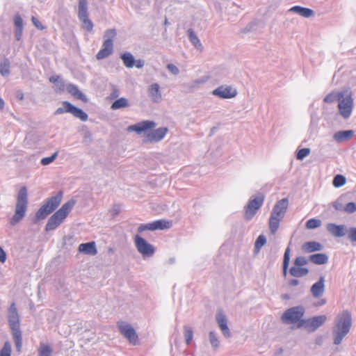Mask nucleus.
Listing matches in <instances>:
<instances>
[{
    "instance_id": "obj_1",
    "label": "nucleus",
    "mask_w": 356,
    "mask_h": 356,
    "mask_svg": "<svg viewBox=\"0 0 356 356\" xmlns=\"http://www.w3.org/2000/svg\"><path fill=\"white\" fill-rule=\"evenodd\" d=\"M156 124L152 120L141 121L135 124L128 127L127 131L129 132H136L138 134L146 133L143 142L145 143H158L162 140L167 133L168 129L167 127H159L156 129L152 130L155 128Z\"/></svg>"
},
{
    "instance_id": "obj_2",
    "label": "nucleus",
    "mask_w": 356,
    "mask_h": 356,
    "mask_svg": "<svg viewBox=\"0 0 356 356\" xmlns=\"http://www.w3.org/2000/svg\"><path fill=\"white\" fill-rule=\"evenodd\" d=\"M351 326L352 318L348 312L343 311L337 316L332 330L334 344L341 343L343 339L349 333Z\"/></svg>"
},
{
    "instance_id": "obj_3",
    "label": "nucleus",
    "mask_w": 356,
    "mask_h": 356,
    "mask_svg": "<svg viewBox=\"0 0 356 356\" xmlns=\"http://www.w3.org/2000/svg\"><path fill=\"white\" fill-rule=\"evenodd\" d=\"M75 203L76 202L74 200H70L63 204V206L49 218L45 227L46 231L49 232L56 229L71 212Z\"/></svg>"
},
{
    "instance_id": "obj_4",
    "label": "nucleus",
    "mask_w": 356,
    "mask_h": 356,
    "mask_svg": "<svg viewBox=\"0 0 356 356\" xmlns=\"http://www.w3.org/2000/svg\"><path fill=\"white\" fill-rule=\"evenodd\" d=\"M28 191L26 186H22L18 191L15 214L10 219V224L15 225L25 216L28 206Z\"/></svg>"
},
{
    "instance_id": "obj_5",
    "label": "nucleus",
    "mask_w": 356,
    "mask_h": 356,
    "mask_svg": "<svg viewBox=\"0 0 356 356\" xmlns=\"http://www.w3.org/2000/svg\"><path fill=\"white\" fill-rule=\"evenodd\" d=\"M354 108V100L352 97V92L350 89H345L341 91V95L338 102V110L339 114L344 119L350 117Z\"/></svg>"
},
{
    "instance_id": "obj_6",
    "label": "nucleus",
    "mask_w": 356,
    "mask_h": 356,
    "mask_svg": "<svg viewBox=\"0 0 356 356\" xmlns=\"http://www.w3.org/2000/svg\"><path fill=\"white\" fill-rule=\"evenodd\" d=\"M305 313V309L302 306H296L287 309L282 315V321L288 325H295L296 328H302L299 325L302 321Z\"/></svg>"
},
{
    "instance_id": "obj_7",
    "label": "nucleus",
    "mask_w": 356,
    "mask_h": 356,
    "mask_svg": "<svg viewBox=\"0 0 356 356\" xmlns=\"http://www.w3.org/2000/svg\"><path fill=\"white\" fill-rule=\"evenodd\" d=\"M63 198V193L59 191L56 195L47 199L45 203L38 209L35 217L38 220L44 219L52 213L60 204Z\"/></svg>"
},
{
    "instance_id": "obj_8",
    "label": "nucleus",
    "mask_w": 356,
    "mask_h": 356,
    "mask_svg": "<svg viewBox=\"0 0 356 356\" xmlns=\"http://www.w3.org/2000/svg\"><path fill=\"white\" fill-rule=\"evenodd\" d=\"M116 35L115 29H108L104 35V41L103 42L102 49L97 53L96 57L98 60L104 59L110 56L113 51V39Z\"/></svg>"
},
{
    "instance_id": "obj_9",
    "label": "nucleus",
    "mask_w": 356,
    "mask_h": 356,
    "mask_svg": "<svg viewBox=\"0 0 356 356\" xmlns=\"http://www.w3.org/2000/svg\"><path fill=\"white\" fill-rule=\"evenodd\" d=\"M71 113L75 118L80 119L81 121H86L88 120V115L81 108L74 106L69 102L65 101L61 104V106L58 107L56 111L55 115H60L63 113Z\"/></svg>"
},
{
    "instance_id": "obj_10",
    "label": "nucleus",
    "mask_w": 356,
    "mask_h": 356,
    "mask_svg": "<svg viewBox=\"0 0 356 356\" xmlns=\"http://www.w3.org/2000/svg\"><path fill=\"white\" fill-rule=\"evenodd\" d=\"M134 244L138 252L143 255V257H152L155 252L154 247L149 243L139 234L134 236Z\"/></svg>"
},
{
    "instance_id": "obj_11",
    "label": "nucleus",
    "mask_w": 356,
    "mask_h": 356,
    "mask_svg": "<svg viewBox=\"0 0 356 356\" xmlns=\"http://www.w3.org/2000/svg\"><path fill=\"white\" fill-rule=\"evenodd\" d=\"M327 321L325 315L316 316L307 319H304L299 325V327H304L308 332H315L319 327L323 325Z\"/></svg>"
},
{
    "instance_id": "obj_12",
    "label": "nucleus",
    "mask_w": 356,
    "mask_h": 356,
    "mask_svg": "<svg viewBox=\"0 0 356 356\" xmlns=\"http://www.w3.org/2000/svg\"><path fill=\"white\" fill-rule=\"evenodd\" d=\"M264 200V195H259L248 202L245 207V212L244 216L246 220H250L254 217L257 211L262 206Z\"/></svg>"
},
{
    "instance_id": "obj_13",
    "label": "nucleus",
    "mask_w": 356,
    "mask_h": 356,
    "mask_svg": "<svg viewBox=\"0 0 356 356\" xmlns=\"http://www.w3.org/2000/svg\"><path fill=\"white\" fill-rule=\"evenodd\" d=\"M120 333L129 340V341L136 345L138 341V335L134 327L128 323L121 321L118 323Z\"/></svg>"
},
{
    "instance_id": "obj_14",
    "label": "nucleus",
    "mask_w": 356,
    "mask_h": 356,
    "mask_svg": "<svg viewBox=\"0 0 356 356\" xmlns=\"http://www.w3.org/2000/svg\"><path fill=\"white\" fill-rule=\"evenodd\" d=\"M8 321L11 332L20 330V320L16 305L13 302L8 311Z\"/></svg>"
},
{
    "instance_id": "obj_15",
    "label": "nucleus",
    "mask_w": 356,
    "mask_h": 356,
    "mask_svg": "<svg viewBox=\"0 0 356 356\" xmlns=\"http://www.w3.org/2000/svg\"><path fill=\"white\" fill-rule=\"evenodd\" d=\"M211 94L221 99H231L236 96L237 91L231 86L222 85L214 89Z\"/></svg>"
},
{
    "instance_id": "obj_16",
    "label": "nucleus",
    "mask_w": 356,
    "mask_h": 356,
    "mask_svg": "<svg viewBox=\"0 0 356 356\" xmlns=\"http://www.w3.org/2000/svg\"><path fill=\"white\" fill-rule=\"evenodd\" d=\"M216 321L225 338L231 337V332L227 325V318L222 309H218L216 314Z\"/></svg>"
},
{
    "instance_id": "obj_17",
    "label": "nucleus",
    "mask_w": 356,
    "mask_h": 356,
    "mask_svg": "<svg viewBox=\"0 0 356 356\" xmlns=\"http://www.w3.org/2000/svg\"><path fill=\"white\" fill-rule=\"evenodd\" d=\"M289 207V200L287 198H283L280 200H278L270 213V216L283 219L284 217V215L287 211Z\"/></svg>"
},
{
    "instance_id": "obj_18",
    "label": "nucleus",
    "mask_w": 356,
    "mask_h": 356,
    "mask_svg": "<svg viewBox=\"0 0 356 356\" xmlns=\"http://www.w3.org/2000/svg\"><path fill=\"white\" fill-rule=\"evenodd\" d=\"M326 228L327 232L334 237L341 238L346 235L347 227L345 225L328 223Z\"/></svg>"
},
{
    "instance_id": "obj_19",
    "label": "nucleus",
    "mask_w": 356,
    "mask_h": 356,
    "mask_svg": "<svg viewBox=\"0 0 356 356\" xmlns=\"http://www.w3.org/2000/svg\"><path fill=\"white\" fill-rule=\"evenodd\" d=\"M147 95L152 102H160L162 99V94L159 83H154L149 85L147 89Z\"/></svg>"
},
{
    "instance_id": "obj_20",
    "label": "nucleus",
    "mask_w": 356,
    "mask_h": 356,
    "mask_svg": "<svg viewBox=\"0 0 356 356\" xmlns=\"http://www.w3.org/2000/svg\"><path fill=\"white\" fill-rule=\"evenodd\" d=\"M325 291V278L321 276L319 280L311 287V293L314 298L321 297Z\"/></svg>"
},
{
    "instance_id": "obj_21",
    "label": "nucleus",
    "mask_w": 356,
    "mask_h": 356,
    "mask_svg": "<svg viewBox=\"0 0 356 356\" xmlns=\"http://www.w3.org/2000/svg\"><path fill=\"white\" fill-rule=\"evenodd\" d=\"M79 251L92 256H95L97 253L96 244L94 241L80 244Z\"/></svg>"
},
{
    "instance_id": "obj_22",
    "label": "nucleus",
    "mask_w": 356,
    "mask_h": 356,
    "mask_svg": "<svg viewBox=\"0 0 356 356\" xmlns=\"http://www.w3.org/2000/svg\"><path fill=\"white\" fill-rule=\"evenodd\" d=\"M354 132L352 130L339 131L333 135V139L340 143L350 140Z\"/></svg>"
},
{
    "instance_id": "obj_23",
    "label": "nucleus",
    "mask_w": 356,
    "mask_h": 356,
    "mask_svg": "<svg viewBox=\"0 0 356 356\" xmlns=\"http://www.w3.org/2000/svg\"><path fill=\"white\" fill-rule=\"evenodd\" d=\"M66 90L74 97L80 99L84 102H88V99L86 97V95L79 90L76 86L70 83L66 86Z\"/></svg>"
},
{
    "instance_id": "obj_24",
    "label": "nucleus",
    "mask_w": 356,
    "mask_h": 356,
    "mask_svg": "<svg viewBox=\"0 0 356 356\" xmlns=\"http://www.w3.org/2000/svg\"><path fill=\"white\" fill-rule=\"evenodd\" d=\"M289 11L296 13L305 18L312 17L314 14V11L312 9L304 8L300 6H293L289 10Z\"/></svg>"
},
{
    "instance_id": "obj_25",
    "label": "nucleus",
    "mask_w": 356,
    "mask_h": 356,
    "mask_svg": "<svg viewBox=\"0 0 356 356\" xmlns=\"http://www.w3.org/2000/svg\"><path fill=\"white\" fill-rule=\"evenodd\" d=\"M322 249L323 245L320 243L316 241L307 242L302 245V250L307 253L320 251Z\"/></svg>"
},
{
    "instance_id": "obj_26",
    "label": "nucleus",
    "mask_w": 356,
    "mask_h": 356,
    "mask_svg": "<svg viewBox=\"0 0 356 356\" xmlns=\"http://www.w3.org/2000/svg\"><path fill=\"white\" fill-rule=\"evenodd\" d=\"M49 81L54 84V90L56 92H60L65 89V84L63 79L58 76H51Z\"/></svg>"
},
{
    "instance_id": "obj_27",
    "label": "nucleus",
    "mask_w": 356,
    "mask_h": 356,
    "mask_svg": "<svg viewBox=\"0 0 356 356\" xmlns=\"http://www.w3.org/2000/svg\"><path fill=\"white\" fill-rule=\"evenodd\" d=\"M188 35L190 42L200 51L203 50V46L195 33L192 29L188 30Z\"/></svg>"
},
{
    "instance_id": "obj_28",
    "label": "nucleus",
    "mask_w": 356,
    "mask_h": 356,
    "mask_svg": "<svg viewBox=\"0 0 356 356\" xmlns=\"http://www.w3.org/2000/svg\"><path fill=\"white\" fill-rule=\"evenodd\" d=\"M151 223L152 231L169 229L172 226V222L163 219L155 220Z\"/></svg>"
},
{
    "instance_id": "obj_29",
    "label": "nucleus",
    "mask_w": 356,
    "mask_h": 356,
    "mask_svg": "<svg viewBox=\"0 0 356 356\" xmlns=\"http://www.w3.org/2000/svg\"><path fill=\"white\" fill-rule=\"evenodd\" d=\"M309 260L315 264H325L328 261V257L324 253H317L312 254L309 257Z\"/></svg>"
},
{
    "instance_id": "obj_30",
    "label": "nucleus",
    "mask_w": 356,
    "mask_h": 356,
    "mask_svg": "<svg viewBox=\"0 0 356 356\" xmlns=\"http://www.w3.org/2000/svg\"><path fill=\"white\" fill-rule=\"evenodd\" d=\"M88 17V0H79L78 18L81 19Z\"/></svg>"
},
{
    "instance_id": "obj_31",
    "label": "nucleus",
    "mask_w": 356,
    "mask_h": 356,
    "mask_svg": "<svg viewBox=\"0 0 356 356\" xmlns=\"http://www.w3.org/2000/svg\"><path fill=\"white\" fill-rule=\"evenodd\" d=\"M10 62L8 58H4L0 63V74L4 77H7L10 74Z\"/></svg>"
},
{
    "instance_id": "obj_32",
    "label": "nucleus",
    "mask_w": 356,
    "mask_h": 356,
    "mask_svg": "<svg viewBox=\"0 0 356 356\" xmlns=\"http://www.w3.org/2000/svg\"><path fill=\"white\" fill-rule=\"evenodd\" d=\"M129 100L125 97H121L115 100L111 105V108L112 110H118L123 108L129 106Z\"/></svg>"
},
{
    "instance_id": "obj_33",
    "label": "nucleus",
    "mask_w": 356,
    "mask_h": 356,
    "mask_svg": "<svg viewBox=\"0 0 356 356\" xmlns=\"http://www.w3.org/2000/svg\"><path fill=\"white\" fill-rule=\"evenodd\" d=\"M309 270L305 267L293 266L290 269V274L296 277H302L307 275Z\"/></svg>"
},
{
    "instance_id": "obj_34",
    "label": "nucleus",
    "mask_w": 356,
    "mask_h": 356,
    "mask_svg": "<svg viewBox=\"0 0 356 356\" xmlns=\"http://www.w3.org/2000/svg\"><path fill=\"white\" fill-rule=\"evenodd\" d=\"M121 58L124 63V65L127 67L131 68L134 67V65L135 64V59H134V56L131 53L126 52V53L122 54L121 55Z\"/></svg>"
},
{
    "instance_id": "obj_35",
    "label": "nucleus",
    "mask_w": 356,
    "mask_h": 356,
    "mask_svg": "<svg viewBox=\"0 0 356 356\" xmlns=\"http://www.w3.org/2000/svg\"><path fill=\"white\" fill-rule=\"evenodd\" d=\"M209 341L213 350H216L219 348V337L215 331H210L209 332Z\"/></svg>"
},
{
    "instance_id": "obj_36",
    "label": "nucleus",
    "mask_w": 356,
    "mask_h": 356,
    "mask_svg": "<svg viewBox=\"0 0 356 356\" xmlns=\"http://www.w3.org/2000/svg\"><path fill=\"white\" fill-rule=\"evenodd\" d=\"M282 219L270 216L269 218V229L272 234H275L279 227Z\"/></svg>"
},
{
    "instance_id": "obj_37",
    "label": "nucleus",
    "mask_w": 356,
    "mask_h": 356,
    "mask_svg": "<svg viewBox=\"0 0 356 356\" xmlns=\"http://www.w3.org/2000/svg\"><path fill=\"white\" fill-rule=\"evenodd\" d=\"M53 350L51 346L44 343H41L38 348V356H51Z\"/></svg>"
},
{
    "instance_id": "obj_38",
    "label": "nucleus",
    "mask_w": 356,
    "mask_h": 356,
    "mask_svg": "<svg viewBox=\"0 0 356 356\" xmlns=\"http://www.w3.org/2000/svg\"><path fill=\"white\" fill-rule=\"evenodd\" d=\"M13 338L15 342V345L16 349L18 352H20L22 346V332L21 330L11 332Z\"/></svg>"
},
{
    "instance_id": "obj_39",
    "label": "nucleus",
    "mask_w": 356,
    "mask_h": 356,
    "mask_svg": "<svg viewBox=\"0 0 356 356\" xmlns=\"http://www.w3.org/2000/svg\"><path fill=\"white\" fill-rule=\"evenodd\" d=\"M346 196L341 195L333 202L334 208L338 211H343L346 207Z\"/></svg>"
},
{
    "instance_id": "obj_40",
    "label": "nucleus",
    "mask_w": 356,
    "mask_h": 356,
    "mask_svg": "<svg viewBox=\"0 0 356 356\" xmlns=\"http://www.w3.org/2000/svg\"><path fill=\"white\" fill-rule=\"evenodd\" d=\"M341 95V91L340 92H332L329 93L327 95H326L323 99V101L326 103H333L335 101L339 102V99Z\"/></svg>"
},
{
    "instance_id": "obj_41",
    "label": "nucleus",
    "mask_w": 356,
    "mask_h": 356,
    "mask_svg": "<svg viewBox=\"0 0 356 356\" xmlns=\"http://www.w3.org/2000/svg\"><path fill=\"white\" fill-rule=\"evenodd\" d=\"M79 19L81 22V26H82L83 29H86L88 32H91L92 31L93 23L89 19L88 17H83V18Z\"/></svg>"
},
{
    "instance_id": "obj_42",
    "label": "nucleus",
    "mask_w": 356,
    "mask_h": 356,
    "mask_svg": "<svg viewBox=\"0 0 356 356\" xmlns=\"http://www.w3.org/2000/svg\"><path fill=\"white\" fill-rule=\"evenodd\" d=\"M289 261H290V248H287L286 249L284 254V261H283V273L284 275H286Z\"/></svg>"
},
{
    "instance_id": "obj_43",
    "label": "nucleus",
    "mask_w": 356,
    "mask_h": 356,
    "mask_svg": "<svg viewBox=\"0 0 356 356\" xmlns=\"http://www.w3.org/2000/svg\"><path fill=\"white\" fill-rule=\"evenodd\" d=\"M209 76H204L199 79H195L191 82V87L194 90L198 88L200 86L204 84L209 80Z\"/></svg>"
},
{
    "instance_id": "obj_44",
    "label": "nucleus",
    "mask_w": 356,
    "mask_h": 356,
    "mask_svg": "<svg viewBox=\"0 0 356 356\" xmlns=\"http://www.w3.org/2000/svg\"><path fill=\"white\" fill-rule=\"evenodd\" d=\"M346 182V177L341 175H336L332 181V184L336 188H339L343 186Z\"/></svg>"
},
{
    "instance_id": "obj_45",
    "label": "nucleus",
    "mask_w": 356,
    "mask_h": 356,
    "mask_svg": "<svg viewBox=\"0 0 356 356\" xmlns=\"http://www.w3.org/2000/svg\"><path fill=\"white\" fill-rule=\"evenodd\" d=\"M321 225V221L319 219L311 218L306 222V227L309 229H313L319 227Z\"/></svg>"
},
{
    "instance_id": "obj_46",
    "label": "nucleus",
    "mask_w": 356,
    "mask_h": 356,
    "mask_svg": "<svg viewBox=\"0 0 356 356\" xmlns=\"http://www.w3.org/2000/svg\"><path fill=\"white\" fill-rule=\"evenodd\" d=\"M184 337L185 341L187 344H189L193 339V332L191 327L188 326L184 327Z\"/></svg>"
},
{
    "instance_id": "obj_47",
    "label": "nucleus",
    "mask_w": 356,
    "mask_h": 356,
    "mask_svg": "<svg viewBox=\"0 0 356 356\" xmlns=\"http://www.w3.org/2000/svg\"><path fill=\"white\" fill-rule=\"evenodd\" d=\"M0 356H11V345L8 341L4 343L0 351Z\"/></svg>"
},
{
    "instance_id": "obj_48",
    "label": "nucleus",
    "mask_w": 356,
    "mask_h": 356,
    "mask_svg": "<svg viewBox=\"0 0 356 356\" xmlns=\"http://www.w3.org/2000/svg\"><path fill=\"white\" fill-rule=\"evenodd\" d=\"M266 243V236L264 235H259L257 238L254 244V248L259 251L261 248Z\"/></svg>"
},
{
    "instance_id": "obj_49",
    "label": "nucleus",
    "mask_w": 356,
    "mask_h": 356,
    "mask_svg": "<svg viewBox=\"0 0 356 356\" xmlns=\"http://www.w3.org/2000/svg\"><path fill=\"white\" fill-rule=\"evenodd\" d=\"M310 152H311V150L309 148L300 149L297 153V156H296L297 159L302 160L303 159H305V157L309 156Z\"/></svg>"
},
{
    "instance_id": "obj_50",
    "label": "nucleus",
    "mask_w": 356,
    "mask_h": 356,
    "mask_svg": "<svg viewBox=\"0 0 356 356\" xmlns=\"http://www.w3.org/2000/svg\"><path fill=\"white\" fill-rule=\"evenodd\" d=\"M346 234L348 235V238L352 243H356V227L347 228Z\"/></svg>"
},
{
    "instance_id": "obj_51",
    "label": "nucleus",
    "mask_w": 356,
    "mask_h": 356,
    "mask_svg": "<svg viewBox=\"0 0 356 356\" xmlns=\"http://www.w3.org/2000/svg\"><path fill=\"white\" fill-rule=\"evenodd\" d=\"M58 152H54L51 156L42 159L40 163L43 165H47L52 163L57 157Z\"/></svg>"
},
{
    "instance_id": "obj_52",
    "label": "nucleus",
    "mask_w": 356,
    "mask_h": 356,
    "mask_svg": "<svg viewBox=\"0 0 356 356\" xmlns=\"http://www.w3.org/2000/svg\"><path fill=\"white\" fill-rule=\"evenodd\" d=\"M356 211V203L348 202L346 204L343 212L347 213H353Z\"/></svg>"
},
{
    "instance_id": "obj_53",
    "label": "nucleus",
    "mask_w": 356,
    "mask_h": 356,
    "mask_svg": "<svg viewBox=\"0 0 356 356\" xmlns=\"http://www.w3.org/2000/svg\"><path fill=\"white\" fill-rule=\"evenodd\" d=\"M307 263H308V260L305 257H298L294 260L295 266L302 267V266L307 264Z\"/></svg>"
},
{
    "instance_id": "obj_54",
    "label": "nucleus",
    "mask_w": 356,
    "mask_h": 356,
    "mask_svg": "<svg viewBox=\"0 0 356 356\" xmlns=\"http://www.w3.org/2000/svg\"><path fill=\"white\" fill-rule=\"evenodd\" d=\"M167 69L170 71V72L175 75V76H177L179 74V68L175 65L174 64H172V63H169L167 65Z\"/></svg>"
},
{
    "instance_id": "obj_55",
    "label": "nucleus",
    "mask_w": 356,
    "mask_h": 356,
    "mask_svg": "<svg viewBox=\"0 0 356 356\" xmlns=\"http://www.w3.org/2000/svg\"><path fill=\"white\" fill-rule=\"evenodd\" d=\"M152 223H148V224H141L139 225V227H138V232L139 233H141L145 230H150V231H152Z\"/></svg>"
},
{
    "instance_id": "obj_56",
    "label": "nucleus",
    "mask_w": 356,
    "mask_h": 356,
    "mask_svg": "<svg viewBox=\"0 0 356 356\" xmlns=\"http://www.w3.org/2000/svg\"><path fill=\"white\" fill-rule=\"evenodd\" d=\"M14 22L17 29L23 28V20L19 15H16L15 16Z\"/></svg>"
},
{
    "instance_id": "obj_57",
    "label": "nucleus",
    "mask_w": 356,
    "mask_h": 356,
    "mask_svg": "<svg viewBox=\"0 0 356 356\" xmlns=\"http://www.w3.org/2000/svg\"><path fill=\"white\" fill-rule=\"evenodd\" d=\"M32 22L34 24V26L40 30H42L44 29V27L42 25L41 22L35 17H32L31 18Z\"/></svg>"
},
{
    "instance_id": "obj_58",
    "label": "nucleus",
    "mask_w": 356,
    "mask_h": 356,
    "mask_svg": "<svg viewBox=\"0 0 356 356\" xmlns=\"http://www.w3.org/2000/svg\"><path fill=\"white\" fill-rule=\"evenodd\" d=\"M120 207L118 205H114L112 209L111 210L113 216L118 215L120 213Z\"/></svg>"
},
{
    "instance_id": "obj_59",
    "label": "nucleus",
    "mask_w": 356,
    "mask_h": 356,
    "mask_svg": "<svg viewBox=\"0 0 356 356\" xmlns=\"http://www.w3.org/2000/svg\"><path fill=\"white\" fill-rule=\"evenodd\" d=\"M6 260V254L5 251L0 247V261L4 263Z\"/></svg>"
},
{
    "instance_id": "obj_60",
    "label": "nucleus",
    "mask_w": 356,
    "mask_h": 356,
    "mask_svg": "<svg viewBox=\"0 0 356 356\" xmlns=\"http://www.w3.org/2000/svg\"><path fill=\"white\" fill-rule=\"evenodd\" d=\"M22 30H23V28L16 29L15 38H16L17 40H20V38L22 37Z\"/></svg>"
},
{
    "instance_id": "obj_61",
    "label": "nucleus",
    "mask_w": 356,
    "mask_h": 356,
    "mask_svg": "<svg viewBox=\"0 0 356 356\" xmlns=\"http://www.w3.org/2000/svg\"><path fill=\"white\" fill-rule=\"evenodd\" d=\"M134 65H136V67L137 68H141L144 65V61L142 60H138L135 61V64Z\"/></svg>"
},
{
    "instance_id": "obj_62",
    "label": "nucleus",
    "mask_w": 356,
    "mask_h": 356,
    "mask_svg": "<svg viewBox=\"0 0 356 356\" xmlns=\"http://www.w3.org/2000/svg\"><path fill=\"white\" fill-rule=\"evenodd\" d=\"M119 96V91L117 89H114L111 94L112 98H116Z\"/></svg>"
},
{
    "instance_id": "obj_63",
    "label": "nucleus",
    "mask_w": 356,
    "mask_h": 356,
    "mask_svg": "<svg viewBox=\"0 0 356 356\" xmlns=\"http://www.w3.org/2000/svg\"><path fill=\"white\" fill-rule=\"evenodd\" d=\"M289 284L293 286H297L299 284V281L296 279H293L290 280Z\"/></svg>"
},
{
    "instance_id": "obj_64",
    "label": "nucleus",
    "mask_w": 356,
    "mask_h": 356,
    "mask_svg": "<svg viewBox=\"0 0 356 356\" xmlns=\"http://www.w3.org/2000/svg\"><path fill=\"white\" fill-rule=\"evenodd\" d=\"M5 106V102L2 98L0 97V109L3 110Z\"/></svg>"
}]
</instances>
